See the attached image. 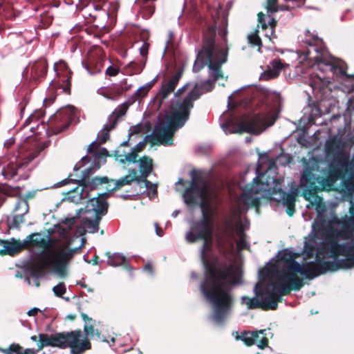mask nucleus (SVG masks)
Listing matches in <instances>:
<instances>
[{"instance_id": "nucleus-27", "label": "nucleus", "mask_w": 354, "mask_h": 354, "mask_svg": "<svg viewBox=\"0 0 354 354\" xmlns=\"http://www.w3.org/2000/svg\"><path fill=\"white\" fill-rule=\"evenodd\" d=\"M73 115V109L71 107H68L66 109H63L59 111L55 115L56 119H60L64 122H67V124L65 125L64 129L67 127L68 125V122L72 120Z\"/></svg>"}, {"instance_id": "nucleus-63", "label": "nucleus", "mask_w": 354, "mask_h": 354, "mask_svg": "<svg viewBox=\"0 0 354 354\" xmlns=\"http://www.w3.org/2000/svg\"><path fill=\"white\" fill-rule=\"evenodd\" d=\"M111 342H115V338H113H113H111Z\"/></svg>"}, {"instance_id": "nucleus-14", "label": "nucleus", "mask_w": 354, "mask_h": 354, "mask_svg": "<svg viewBox=\"0 0 354 354\" xmlns=\"http://www.w3.org/2000/svg\"><path fill=\"white\" fill-rule=\"evenodd\" d=\"M139 169L141 173L140 179H137V183L140 186H144L146 189H149L147 195L149 198L155 197L157 194V187L155 184L147 180V178L152 171V160L144 156L139 160Z\"/></svg>"}, {"instance_id": "nucleus-9", "label": "nucleus", "mask_w": 354, "mask_h": 354, "mask_svg": "<svg viewBox=\"0 0 354 354\" xmlns=\"http://www.w3.org/2000/svg\"><path fill=\"white\" fill-rule=\"evenodd\" d=\"M314 169L305 167L301 174L300 184L304 187L303 195L304 198L310 202L317 203V212L318 210L322 213H327L322 207L319 203L320 198L317 196L318 190H330L333 186L335 182L339 178L340 171L338 169H333L329 171L328 178H322L313 173Z\"/></svg>"}, {"instance_id": "nucleus-52", "label": "nucleus", "mask_w": 354, "mask_h": 354, "mask_svg": "<svg viewBox=\"0 0 354 354\" xmlns=\"http://www.w3.org/2000/svg\"><path fill=\"white\" fill-rule=\"evenodd\" d=\"M66 82H68V86H66V88H64V91H66L67 90H69V89H70V88H69V86H70L69 78H67V79H66Z\"/></svg>"}, {"instance_id": "nucleus-53", "label": "nucleus", "mask_w": 354, "mask_h": 354, "mask_svg": "<svg viewBox=\"0 0 354 354\" xmlns=\"http://www.w3.org/2000/svg\"><path fill=\"white\" fill-rule=\"evenodd\" d=\"M147 53V50H145L143 48H140V54L143 56Z\"/></svg>"}, {"instance_id": "nucleus-37", "label": "nucleus", "mask_w": 354, "mask_h": 354, "mask_svg": "<svg viewBox=\"0 0 354 354\" xmlns=\"http://www.w3.org/2000/svg\"><path fill=\"white\" fill-rule=\"evenodd\" d=\"M84 330L86 336L93 337L95 335H96L97 337H100L99 332L97 330L95 331L92 326H84Z\"/></svg>"}, {"instance_id": "nucleus-8", "label": "nucleus", "mask_w": 354, "mask_h": 354, "mask_svg": "<svg viewBox=\"0 0 354 354\" xmlns=\"http://www.w3.org/2000/svg\"><path fill=\"white\" fill-rule=\"evenodd\" d=\"M215 29L209 28L204 36L203 48L198 52L193 66L194 73L199 72L205 66H208L209 77L201 86L206 91H211L215 82L223 77L221 66L227 59V49L215 44Z\"/></svg>"}, {"instance_id": "nucleus-39", "label": "nucleus", "mask_w": 354, "mask_h": 354, "mask_svg": "<svg viewBox=\"0 0 354 354\" xmlns=\"http://www.w3.org/2000/svg\"><path fill=\"white\" fill-rule=\"evenodd\" d=\"M276 2L277 0H267V10L268 12L273 13L277 11V8L276 7Z\"/></svg>"}, {"instance_id": "nucleus-21", "label": "nucleus", "mask_w": 354, "mask_h": 354, "mask_svg": "<svg viewBox=\"0 0 354 354\" xmlns=\"http://www.w3.org/2000/svg\"><path fill=\"white\" fill-rule=\"evenodd\" d=\"M117 126V118L109 117L106 123L97 134V140L100 144L104 143L109 138V131Z\"/></svg>"}, {"instance_id": "nucleus-54", "label": "nucleus", "mask_w": 354, "mask_h": 354, "mask_svg": "<svg viewBox=\"0 0 354 354\" xmlns=\"http://www.w3.org/2000/svg\"><path fill=\"white\" fill-rule=\"evenodd\" d=\"M232 95H230L228 97V106H230V104H231V102H232Z\"/></svg>"}, {"instance_id": "nucleus-55", "label": "nucleus", "mask_w": 354, "mask_h": 354, "mask_svg": "<svg viewBox=\"0 0 354 354\" xmlns=\"http://www.w3.org/2000/svg\"><path fill=\"white\" fill-rule=\"evenodd\" d=\"M191 277H192V279H196V278H197V274H196L194 272H192L191 273Z\"/></svg>"}, {"instance_id": "nucleus-33", "label": "nucleus", "mask_w": 354, "mask_h": 354, "mask_svg": "<svg viewBox=\"0 0 354 354\" xmlns=\"http://www.w3.org/2000/svg\"><path fill=\"white\" fill-rule=\"evenodd\" d=\"M21 348L18 344H12L8 348L3 349V351L5 354H19Z\"/></svg>"}, {"instance_id": "nucleus-31", "label": "nucleus", "mask_w": 354, "mask_h": 354, "mask_svg": "<svg viewBox=\"0 0 354 354\" xmlns=\"http://www.w3.org/2000/svg\"><path fill=\"white\" fill-rule=\"evenodd\" d=\"M256 332H245L242 334L241 339L247 345L252 346L255 343Z\"/></svg>"}, {"instance_id": "nucleus-58", "label": "nucleus", "mask_w": 354, "mask_h": 354, "mask_svg": "<svg viewBox=\"0 0 354 354\" xmlns=\"http://www.w3.org/2000/svg\"><path fill=\"white\" fill-rule=\"evenodd\" d=\"M82 316L84 320H86V319L91 320V319L88 318L86 314H82Z\"/></svg>"}, {"instance_id": "nucleus-34", "label": "nucleus", "mask_w": 354, "mask_h": 354, "mask_svg": "<svg viewBox=\"0 0 354 354\" xmlns=\"http://www.w3.org/2000/svg\"><path fill=\"white\" fill-rule=\"evenodd\" d=\"M155 80H153L151 82L147 83L146 86H141L137 90V93L140 96H145L147 93L148 92L149 89L152 86Z\"/></svg>"}, {"instance_id": "nucleus-13", "label": "nucleus", "mask_w": 354, "mask_h": 354, "mask_svg": "<svg viewBox=\"0 0 354 354\" xmlns=\"http://www.w3.org/2000/svg\"><path fill=\"white\" fill-rule=\"evenodd\" d=\"M96 140L93 141L88 147L87 154L81 159L82 164L78 166L75 165V170H79L85 163L91 161V165L88 168L93 170H97L102 164L105 162V159L108 156V151L105 148H98Z\"/></svg>"}, {"instance_id": "nucleus-44", "label": "nucleus", "mask_w": 354, "mask_h": 354, "mask_svg": "<svg viewBox=\"0 0 354 354\" xmlns=\"http://www.w3.org/2000/svg\"><path fill=\"white\" fill-rule=\"evenodd\" d=\"M40 310L38 308H32L27 313L28 316H35Z\"/></svg>"}, {"instance_id": "nucleus-24", "label": "nucleus", "mask_w": 354, "mask_h": 354, "mask_svg": "<svg viewBox=\"0 0 354 354\" xmlns=\"http://www.w3.org/2000/svg\"><path fill=\"white\" fill-rule=\"evenodd\" d=\"M105 60L102 58H97L95 61L91 62L89 65H85L84 68L91 75L100 73L104 67Z\"/></svg>"}, {"instance_id": "nucleus-4", "label": "nucleus", "mask_w": 354, "mask_h": 354, "mask_svg": "<svg viewBox=\"0 0 354 354\" xmlns=\"http://www.w3.org/2000/svg\"><path fill=\"white\" fill-rule=\"evenodd\" d=\"M297 256L288 250L279 252L277 260L270 268V281L259 291L257 284L254 289L256 296H242L241 304H245L248 309L275 310L283 295L302 288L303 281L297 273L308 279L320 275L313 261L300 264L296 261Z\"/></svg>"}, {"instance_id": "nucleus-62", "label": "nucleus", "mask_w": 354, "mask_h": 354, "mask_svg": "<svg viewBox=\"0 0 354 354\" xmlns=\"http://www.w3.org/2000/svg\"><path fill=\"white\" fill-rule=\"evenodd\" d=\"M127 141H124L122 142V145H127Z\"/></svg>"}, {"instance_id": "nucleus-3", "label": "nucleus", "mask_w": 354, "mask_h": 354, "mask_svg": "<svg viewBox=\"0 0 354 354\" xmlns=\"http://www.w3.org/2000/svg\"><path fill=\"white\" fill-rule=\"evenodd\" d=\"M268 169L264 172H261V166L258 165L256 169L257 176L253 178L252 183L246 185L242 188L243 194L238 198L235 204L232 208V215L236 223L233 225L230 223L227 224V229L221 234L216 237V245L217 250L224 259L226 263L230 260L229 256L233 253L234 233L238 236L236 241V246L239 250L247 248L248 243L245 241V231L249 227V223L247 219L243 222L241 219V214L249 207L257 205L262 197H269L274 201L281 203L283 207H286V212L292 216L295 212V203L296 197V190L286 192L281 188V183L277 178V165L273 160H269L268 162ZM236 269L235 282L229 287L230 292L232 286L238 283L237 276L239 269L233 264ZM232 295V293H230Z\"/></svg>"}, {"instance_id": "nucleus-26", "label": "nucleus", "mask_w": 354, "mask_h": 354, "mask_svg": "<svg viewBox=\"0 0 354 354\" xmlns=\"http://www.w3.org/2000/svg\"><path fill=\"white\" fill-rule=\"evenodd\" d=\"M256 332V337H255V343L254 344H256L259 348H264L268 346V340L266 337L267 335V330H260L259 331Z\"/></svg>"}, {"instance_id": "nucleus-12", "label": "nucleus", "mask_w": 354, "mask_h": 354, "mask_svg": "<svg viewBox=\"0 0 354 354\" xmlns=\"http://www.w3.org/2000/svg\"><path fill=\"white\" fill-rule=\"evenodd\" d=\"M109 193H101L90 199L86 205L88 216L82 221L83 227L88 233H95L99 230V224L103 216L107 213L108 203L106 198Z\"/></svg>"}, {"instance_id": "nucleus-17", "label": "nucleus", "mask_w": 354, "mask_h": 354, "mask_svg": "<svg viewBox=\"0 0 354 354\" xmlns=\"http://www.w3.org/2000/svg\"><path fill=\"white\" fill-rule=\"evenodd\" d=\"M181 76V73L177 72L174 74L167 81H165L162 83V87L158 92V96L161 97L162 100L166 99L168 95L174 91Z\"/></svg>"}, {"instance_id": "nucleus-41", "label": "nucleus", "mask_w": 354, "mask_h": 354, "mask_svg": "<svg viewBox=\"0 0 354 354\" xmlns=\"http://www.w3.org/2000/svg\"><path fill=\"white\" fill-rule=\"evenodd\" d=\"M145 146V143L144 141L139 142L134 147L133 150L137 153L141 151L144 147Z\"/></svg>"}, {"instance_id": "nucleus-7", "label": "nucleus", "mask_w": 354, "mask_h": 354, "mask_svg": "<svg viewBox=\"0 0 354 354\" xmlns=\"http://www.w3.org/2000/svg\"><path fill=\"white\" fill-rule=\"evenodd\" d=\"M187 86V84L178 88L174 93V97L177 99L171 102L170 111L155 126L151 134L155 142L165 145H171V138L174 132L183 127L188 120L194 102L199 98L201 93L196 84V87L189 91L185 97L180 98Z\"/></svg>"}, {"instance_id": "nucleus-56", "label": "nucleus", "mask_w": 354, "mask_h": 354, "mask_svg": "<svg viewBox=\"0 0 354 354\" xmlns=\"http://www.w3.org/2000/svg\"><path fill=\"white\" fill-rule=\"evenodd\" d=\"M183 183H184L183 179V178H179L176 183L179 184V185H183Z\"/></svg>"}, {"instance_id": "nucleus-51", "label": "nucleus", "mask_w": 354, "mask_h": 354, "mask_svg": "<svg viewBox=\"0 0 354 354\" xmlns=\"http://www.w3.org/2000/svg\"><path fill=\"white\" fill-rule=\"evenodd\" d=\"M226 34H227V30H223V40H224L225 42H226Z\"/></svg>"}, {"instance_id": "nucleus-22", "label": "nucleus", "mask_w": 354, "mask_h": 354, "mask_svg": "<svg viewBox=\"0 0 354 354\" xmlns=\"http://www.w3.org/2000/svg\"><path fill=\"white\" fill-rule=\"evenodd\" d=\"M31 75L33 78L39 79L44 77L47 73L48 64L47 62L41 59L35 62L31 66Z\"/></svg>"}, {"instance_id": "nucleus-64", "label": "nucleus", "mask_w": 354, "mask_h": 354, "mask_svg": "<svg viewBox=\"0 0 354 354\" xmlns=\"http://www.w3.org/2000/svg\"><path fill=\"white\" fill-rule=\"evenodd\" d=\"M246 141H247V142H249V141H250V139L247 138H246Z\"/></svg>"}, {"instance_id": "nucleus-57", "label": "nucleus", "mask_w": 354, "mask_h": 354, "mask_svg": "<svg viewBox=\"0 0 354 354\" xmlns=\"http://www.w3.org/2000/svg\"><path fill=\"white\" fill-rule=\"evenodd\" d=\"M179 212L178 210H175L173 213H172V216L173 217H176L177 216V215L178 214Z\"/></svg>"}, {"instance_id": "nucleus-6", "label": "nucleus", "mask_w": 354, "mask_h": 354, "mask_svg": "<svg viewBox=\"0 0 354 354\" xmlns=\"http://www.w3.org/2000/svg\"><path fill=\"white\" fill-rule=\"evenodd\" d=\"M300 37L301 46L306 48L302 54L306 59L315 61V71L310 80L314 91L324 89L334 77L342 81L350 90H354V75L346 73L347 66L344 61L328 55L321 38L308 30Z\"/></svg>"}, {"instance_id": "nucleus-48", "label": "nucleus", "mask_w": 354, "mask_h": 354, "mask_svg": "<svg viewBox=\"0 0 354 354\" xmlns=\"http://www.w3.org/2000/svg\"><path fill=\"white\" fill-rule=\"evenodd\" d=\"M131 195L129 194H121L120 195V197L123 198V199H128L129 198H130Z\"/></svg>"}, {"instance_id": "nucleus-50", "label": "nucleus", "mask_w": 354, "mask_h": 354, "mask_svg": "<svg viewBox=\"0 0 354 354\" xmlns=\"http://www.w3.org/2000/svg\"><path fill=\"white\" fill-rule=\"evenodd\" d=\"M34 118L32 115H30L28 118L26 120L25 124H28L30 122V120H32V118Z\"/></svg>"}, {"instance_id": "nucleus-40", "label": "nucleus", "mask_w": 354, "mask_h": 354, "mask_svg": "<svg viewBox=\"0 0 354 354\" xmlns=\"http://www.w3.org/2000/svg\"><path fill=\"white\" fill-rule=\"evenodd\" d=\"M119 73V68L109 66L106 70V75L110 77L116 76Z\"/></svg>"}, {"instance_id": "nucleus-49", "label": "nucleus", "mask_w": 354, "mask_h": 354, "mask_svg": "<svg viewBox=\"0 0 354 354\" xmlns=\"http://www.w3.org/2000/svg\"><path fill=\"white\" fill-rule=\"evenodd\" d=\"M266 36L267 37H268V38H269V39H271V37L272 36V35H270V28H269V29L268 30V31L266 32Z\"/></svg>"}, {"instance_id": "nucleus-32", "label": "nucleus", "mask_w": 354, "mask_h": 354, "mask_svg": "<svg viewBox=\"0 0 354 354\" xmlns=\"http://www.w3.org/2000/svg\"><path fill=\"white\" fill-rule=\"evenodd\" d=\"M257 32H258V30H257L254 32L248 35V42L252 46H258V50L260 51L261 46V39L259 37Z\"/></svg>"}, {"instance_id": "nucleus-5", "label": "nucleus", "mask_w": 354, "mask_h": 354, "mask_svg": "<svg viewBox=\"0 0 354 354\" xmlns=\"http://www.w3.org/2000/svg\"><path fill=\"white\" fill-rule=\"evenodd\" d=\"M79 214L80 211L75 216L61 220L59 224L48 230L47 236L33 233L26 237V243L46 250L33 263V267L37 272L42 273L47 269H52L60 277H65L67 265L81 248L71 247L75 239L71 236V230Z\"/></svg>"}, {"instance_id": "nucleus-18", "label": "nucleus", "mask_w": 354, "mask_h": 354, "mask_svg": "<svg viewBox=\"0 0 354 354\" xmlns=\"http://www.w3.org/2000/svg\"><path fill=\"white\" fill-rule=\"evenodd\" d=\"M283 65L280 59H274L268 66V69L260 75L261 80H270L277 77L283 69Z\"/></svg>"}, {"instance_id": "nucleus-20", "label": "nucleus", "mask_w": 354, "mask_h": 354, "mask_svg": "<svg viewBox=\"0 0 354 354\" xmlns=\"http://www.w3.org/2000/svg\"><path fill=\"white\" fill-rule=\"evenodd\" d=\"M136 174V171L132 170L129 174L125 176L123 178H121L116 181L111 180V181L113 183V186L111 187V185L109 183L108 186L106 187V190L109 192H113L120 189L124 185H130L133 181L136 180H137Z\"/></svg>"}, {"instance_id": "nucleus-23", "label": "nucleus", "mask_w": 354, "mask_h": 354, "mask_svg": "<svg viewBox=\"0 0 354 354\" xmlns=\"http://www.w3.org/2000/svg\"><path fill=\"white\" fill-rule=\"evenodd\" d=\"M106 255L108 257L107 263L113 267L120 266L126 261L125 257L121 253L115 252L111 254L109 252H106Z\"/></svg>"}, {"instance_id": "nucleus-30", "label": "nucleus", "mask_w": 354, "mask_h": 354, "mask_svg": "<svg viewBox=\"0 0 354 354\" xmlns=\"http://www.w3.org/2000/svg\"><path fill=\"white\" fill-rule=\"evenodd\" d=\"M53 292L55 296L58 297L64 298L63 295L66 292V286L64 282H59L57 285L53 288ZM66 301H68V297L65 298Z\"/></svg>"}, {"instance_id": "nucleus-42", "label": "nucleus", "mask_w": 354, "mask_h": 354, "mask_svg": "<svg viewBox=\"0 0 354 354\" xmlns=\"http://www.w3.org/2000/svg\"><path fill=\"white\" fill-rule=\"evenodd\" d=\"M33 283L36 287H39V277L36 273H32L31 275Z\"/></svg>"}, {"instance_id": "nucleus-11", "label": "nucleus", "mask_w": 354, "mask_h": 354, "mask_svg": "<svg viewBox=\"0 0 354 354\" xmlns=\"http://www.w3.org/2000/svg\"><path fill=\"white\" fill-rule=\"evenodd\" d=\"M277 118V113L268 116L256 114L248 115L239 119L230 118L221 127L225 133L246 132L258 135L267 127L272 126Z\"/></svg>"}, {"instance_id": "nucleus-19", "label": "nucleus", "mask_w": 354, "mask_h": 354, "mask_svg": "<svg viewBox=\"0 0 354 354\" xmlns=\"http://www.w3.org/2000/svg\"><path fill=\"white\" fill-rule=\"evenodd\" d=\"M19 209H21V212L16 214L12 218V226L18 227L24 222V216L28 211V205L26 201H19L15 204V212H17Z\"/></svg>"}, {"instance_id": "nucleus-36", "label": "nucleus", "mask_w": 354, "mask_h": 354, "mask_svg": "<svg viewBox=\"0 0 354 354\" xmlns=\"http://www.w3.org/2000/svg\"><path fill=\"white\" fill-rule=\"evenodd\" d=\"M155 80H153L151 82L147 83L146 86H141L137 90V93L140 96H145L147 93L148 92L149 89L152 86Z\"/></svg>"}, {"instance_id": "nucleus-45", "label": "nucleus", "mask_w": 354, "mask_h": 354, "mask_svg": "<svg viewBox=\"0 0 354 354\" xmlns=\"http://www.w3.org/2000/svg\"><path fill=\"white\" fill-rule=\"evenodd\" d=\"M154 226L156 228V233L158 236H163V231L161 228L159 227L158 224L157 223H154Z\"/></svg>"}, {"instance_id": "nucleus-60", "label": "nucleus", "mask_w": 354, "mask_h": 354, "mask_svg": "<svg viewBox=\"0 0 354 354\" xmlns=\"http://www.w3.org/2000/svg\"><path fill=\"white\" fill-rule=\"evenodd\" d=\"M26 280H27V281H28V283L29 284H30V283H31V282H30V279L29 278H27V279H26Z\"/></svg>"}, {"instance_id": "nucleus-43", "label": "nucleus", "mask_w": 354, "mask_h": 354, "mask_svg": "<svg viewBox=\"0 0 354 354\" xmlns=\"http://www.w3.org/2000/svg\"><path fill=\"white\" fill-rule=\"evenodd\" d=\"M19 354H37L36 352L31 348L23 349L21 348V352Z\"/></svg>"}, {"instance_id": "nucleus-38", "label": "nucleus", "mask_w": 354, "mask_h": 354, "mask_svg": "<svg viewBox=\"0 0 354 354\" xmlns=\"http://www.w3.org/2000/svg\"><path fill=\"white\" fill-rule=\"evenodd\" d=\"M137 153L133 150L131 152L127 153L125 156V160L129 162H133L135 163L137 162Z\"/></svg>"}, {"instance_id": "nucleus-29", "label": "nucleus", "mask_w": 354, "mask_h": 354, "mask_svg": "<svg viewBox=\"0 0 354 354\" xmlns=\"http://www.w3.org/2000/svg\"><path fill=\"white\" fill-rule=\"evenodd\" d=\"M129 105L127 102H124L117 107L113 113L109 117H113V118H117V123L118 122V119L120 117L124 116L126 114V112L128 109Z\"/></svg>"}, {"instance_id": "nucleus-61", "label": "nucleus", "mask_w": 354, "mask_h": 354, "mask_svg": "<svg viewBox=\"0 0 354 354\" xmlns=\"http://www.w3.org/2000/svg\"><path fill=\"white\" fill-rule=\"evenodd\" d=\"M66 180H64L62 181V185H64V184H66Z\"/></svg>"}, {"instance_id": "nucleus-2", "label": "nucleus", "mask_w": 354, "mask_h": 354, "mask_svg": "<svg viewBox=\"0 0 354 354\" xmlns=\"http://www.w3.org/2000/svg\"><path fill=\"white\" fill-rule=\"evenodd\" d=\"M350 169L344 181L349 196V215L339 218L333 212L322 213L318 210L311 232L305 239L304 258L315 256V265L320 274L354 268V163Z\"/></svg>"}, {"instance_id": "nucleus-59", "label": "nucleus", "mask_w": 354, "mask_h": 354, "mask_svg": "<svg viewBox=\"0 0 354 354\" xmlns=\"http://www.w3.org/2000/svg\"><path fill=\"white\" fill-rule=\"evenodd\" d=\"M31 340L36 342L37 339V337L34 335L30 337Z\"/></svg>"}, {"instance_id": "nucleus-16", "label": "nucleus", "mask_w": 354, "mask_h": 354, "mask_svg": "<svg viewBox=\"0 0 354 354\" xmlns=\"http://www.w3.org/2000/svg\"><path fill=\"white\" fill-rule=\"evenodd\" d=\"M96 170L92 168H86L82 173V178L79 180V184L83 186V189H95L104 183H109L107 177H95L89 179L90 175L93 174Z\"/></svg>"}, {"instance_id": "nucleus-25", "label": "nucleus", "mask_w": 354, "mask_h": 354, "mask_svg": "<svg viewBox=\"0 0 354 354\" xmlns=\"http://www.w3.org/2000/svg\"><path fill=\"white\" fill-rule=\"evenodd\" d=\"M258 21L260 24L261 28L263 30H267L268 28V25L270 26V35H273L274 28L277 25V21L274 18H269L268 24H267L265 21V15L262 12H259L258 14Z\"/></svg>"}, {"instance_id": "nucleus-10", "label": "nucleus", "mask_w": 354, "mask_h": 354, "mask_svg": "<svg viewBox=\"0 0 354 354\" xmlns=\"http://www.w3.org/2000/svg\"><path fill=\"white\" fill-rule=\"evenodd\" d=\"M37 351L45 346L58 347L61 348H71L73 354H80L85 350L90 348L91 344L87 339H83L80 330L71 332L57 333L53 335L41 333L38 335Z\"/></svg>"}, {"instance_id": "nucleus-35", "label": "nucleus", "mask_w": 354, "mask_h": 354, "mask_svg": "<svg viewBox=\"0 0 354 354\" xmlns=\"http://www.w3.org/2000/svg\"><path fill=\"white\" fill-rule=\"evenodd\" d=\"M155 80H153L151 82L147 83L146 86H141L137 90V93L140 96H145L147 93L148 92L149 89L152 86Z\"/></svg>"}, {"instance_id": "nucleus-28", "label": "nucleus", "mask_w": 354, "mask_h": 354, "mask_svg": "<svg viewBox=\"0 0 354 354\" xmlns=\"http://www.w3.org/2000/svg\"><path fill=\"white\" fill-rule=\"evenodd\" d=\"M154 11L155 6L153 4L149 3L148 1H147V3H145V2L142 1V4L140 6V12L143 18H150L153 14Z\"/></svg>"}, {"instance_id": "nucleus-46", "label": "nucleus", "mask_w": 354, "mask_h": 354, "mask_svg": "<svg viewBox=\"0 0 354 354\" xmlns=\"http://www.w3.org/2000/svg\"><path fill=\"white\" fill-rule=\"evenodd\" d=\"M144 270L148 272H149L151 275L153 274V268L150 263H147L144 267Z\"/></svg>"}, {"instance_id": "nucleus-1", "label": "nucleus", "mask_w": 354, "mask_h": 354, "mask_svg": "<svg viewBox=\"0 0 354 354\" xmlns=\"http://www.w3.org/2000/svg\"><path fill=\"white\" fill-rule=\"evenodd\" d=\"M199 174L196 170L189 172L190 186L185 189L183 198L187 205H198L203 217L193 223L185 239L188 243L203 240L201 259L205 268V280L201 283L200 289L212 307L211 319L220 325L224 323L232 310L234 299L229 287L235 282L236 269L232 265L221 263L218 257L209 259L208 257L213 243V230L205 209L210 205L211 189Z\"/></svg>"}, {"instance_id": "nucleus-15", "label": "nucleus", "mask_w": 354, "mask_h": 354, "mask_svg": "<svg viewBox=\"0 0 354 354\" xmlns=\"http://www.w3.org/2000/svg\"><path fill=\"white\" fill-rule=\"evenodd\" d=\"M27 162H10L1 170V174L7 180H19L28 178Z\"/></svg>"}, {"instance_id": "nucleus-47", "label": "nucleus", "mask_w": 354, "mask_h": 354, "mask_svg": "<svg viewBox=\"0 0 354 354\" xmlns=\"http://www.w3.org/2000/svg\"><path fill=\"white\" fill-rule=\"evenodd\" d=\"M331 143H332V142L330 140H327L326 142L325 149H326V151L328 153H330L332 151V149H331V147H330Z\"/></svg>"}]
</instances>
